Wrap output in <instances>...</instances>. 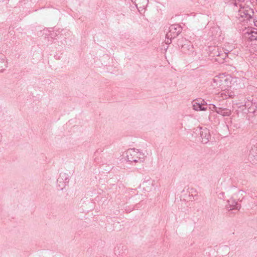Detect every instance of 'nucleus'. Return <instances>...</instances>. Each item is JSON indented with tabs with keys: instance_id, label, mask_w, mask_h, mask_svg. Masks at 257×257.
<instances>
[{
	"instance_id": "obj_1",
	"label": "nucleus",
	"mask_w": 257,
	"mask_h": 257,
	"mask_svg": "<svg viewBox=\"0 0 257 257\" xmlns=\"http://www.w3.org/2000/svg\"><path fill=\"white\" fill-rule=\"evenodd\" d=\"M233 79L230 75L225 74H220L214 78L213 85L221 90L220 94L223 99L232 96V92H230L229 89L231 87Z\"/></svg>"
},
{
	"instance_id": "obj_2",
	"label": "nucleus",
	"mask_w": 257,
	"mask_h": 257,
	"mask_svg": "<svg viewBox=\"0 0 257 257\" xmlns=\"http://www.w3.org/2000/svg\"><path fill=\"white\" fill-rule=\"evenodd\" d=\"M182 27L179 25H172L169 27V32L166 34L165 43L170 44L171 40L176 38L182 32Z\"/></svg>"
},
{
	"instance_id": "obj_3",
	"label": "nucleus",
	"mask_w": 257,
	"mask_h": 257,
	"mask_svg": "<svg viewBox=\"0 0 257 257\" xmlns=\"http://www.w3.org/2000/svg\"><path fill=\"white\" fill-rule=\"evenodd\" d=\"M239 9L238 10L239 18H243V20H248L250 19L253 16V10L248 6H243L239 5Z\"/></svg>"
},
{
	"instance_id": "obj_4",
	"label": "nucleus",
	"mask_w": 257,
	"mask_h": 257,
	"mask_svg": "<svg viewBox=\"0 0 257 257\" xmlns=\"http://www.w3.org/2000/svg\"><path fill=\"white\" fill-rule=\"evenodd\" d=\"M138 150L130 149L126 152V157L129 162L137 163Z\"/></svg>"
},
{
	"instance_id": "obj_5",
	"label": "nucleus",
	"mask_w": 257,
	"mask_h": 257,
	"mask_svg": "<svg viewBox=\"0 0 257 257\" xmlns=\"http://www.w3.org/2000/svg\"><path fill=\"white\" fill-rule=\"evenodd\" d=\"M226 208L229 210H239L240 208V205L237 203V202L234 199L231 198L227 201Z\"/></svg>"
},
{
	"instance_id": "obj_6",
	"label": "nucleus",
	"mask_w": 257,
	"mask_h": 257,
	"mask_svg": "<svg viewBox=\"0 0 257 257\" xmlns=\"http://www.w3.org/2000/svg\"><path fill=\"white\" fill-rule=\"evenodd\" d=\"M200 137L202 143H207L210 138V135L209 130L207 128H205L201 131L200 132Z\"/></svg>"
},
{
	"instance_id": "obj_7",
	"label": "nucleus",
	"mask_w": 257,
	"mask_h": 257,
	"mask_svg": "<svg viewBox=\"0 0 257 257\" xmlns=\"http://www.w3.org/2000/svg\"><path fill=\"white\" fill-rule=\"evenodd\" d=\"M136 6L139 11L144 10L148 4V0H134Z\"/></svg>"
},
{
	"instance_id": "obj_8",
	"label": "nucleus",
	"mask_w": 257,
	"mask_h": 257,
	"mask_svg": "<svg viewBox=\"0 0 257 257\" xmlns=\"http://www.w3.org/2000/svg\"><path fill=\"white\" fill-rule=\"evenodd\" d=\"M216 113L223 116H229L231 114V111L226 108L219 107L216 109Z\"/></svg>"
},
{
	"instance_id": "obj_9",
	"label": "nucleus",
	"mask_w": 257,
	"mask_h": 257,
	"mask_svg": "<svg viewBox=\"0 0 257 257\" xmlns=\"http://www.w3.org/2000/svg\"><path fill=\"white\" fill-rule=\"evenodd\" d=\"M204 104L197 102H194L193 104V108L196 111L206 110V107H204Z\"/></svg>"
},
{
	"instance_id": "obj_10",
	"label": "nucleus",
	"mask_w": 257,
	"mask_h": 257,
	"mask_svg": "<svg viewBox=\"0 0 257 257\" xmlns=\"http://www.w3.org/2000/svg\"><path fill=\"white\" fill-rule=\"evenodd\" d=\"M8 66L7 61L5 56L0 57V72H3Z\"/></svg>"
},
{
	"instance_id": "obj_11",
	"label": "nucleus",
	"mask_w": 257,
	"mask_h": 257,
	"mask_svg": "<svg viewBox=\"0 0 257 257\" xmlns=\"http://www.w3.org/2000/svg\"><path fill=\"white\" fill-rule=\"evenodd\" d=\"M137 155L138 158L137 160V163H143L147 158V155H146L145 153H143L139 151V150H138Z\"/></svg>"
},
{
	"instance_id": "obj_12",
	"label": "nucleus",
	"mask_w": 257,
	"mask_h": 257,
	"mask_svg": "<svg viewBox=\"0 0 257 257\" xmlns=\"http://www.w3.org/2000/svg\"><path fill=\"white\" fill-rule=\"evenodd\" d=\"M249 35V39L250 41L257 40V31H250L248 33Z\"/></svg>"
},
{
	"instance_id": "obj_13",
	"label": "nucleus",
	"mask_w": 257,
	"mask_h": 257,
	"mask_svg": "<svg viewBox=\"0 0 257 257\" xmlns=\"http://www.w3.org/2000/svg\"><path fill=\"white\" fill-rule=\"evenodd\" d=\"M209 105H210L209 108L211 110H214L216 112V109H218L219 108V107H217L214 104H210Z\"/></svg>"
},
{
	"instance_id": "obj_14",
	"label": "nucleus",
	"mask_w": 257,
	"mask_h": 257,
	"mask_svg": "<svg viewBox=\"0 0 257 257\" xmlns=\"http://www.w3.org/2000/svg\"><path fill=\"white\" fill-rule=\"evenodd\" d=\"M124 14H123L122 13H121V14L120 15V16H119L118 15H117V17H118V20H120L121 19V18H124Z\"/></svg>"
},
{
	"instance_id": "obj_15",
	"label": "nucleus",
	"mask_w": 257,
	"mask_h": 257,
	"mask_svg": "<svg viewBox=\"0 0 257 257\" xmlns=\"http://www.w3.org/2000/svg\"><path fill=\"white\" fill-rule=\"evenodd\" d=\"M196 192H197V190H196V189H194V188H192V189H191V193L192 194H193V193H196Z\"/></svg>"
},
{
	"instance_id": "obj_16",
	"label": "nucleus",
	"mask_w": 257,
	"mask_h": 257,
	"mask_svg": "<svg viewBox=\"0 0 257 257\" xmlns=\"http://www.w3.org/2000/svg\"><path fill=\"white\" fill-rule=\"evenodd\" d=\"M254 25L257 27V19L253 21Z\"/></svg>"
},
{
	"instance_id": "obj_17",
	"label": "nucleus",
	"mask_w": 257,
	"mask_h": 257,
	"mask_svg": "<svg viewBox=\"0 0 257 257\" xmlns=\"http://www.w3.org/2000/svg\"><path fill=\"white\" fill-rule=\"evenodd\" d=\"M115 9H119V6H117V5H115Z\"/></svg>"
},
{
	"instance_id": "obj_18",
	"label": "nucleus",
	"mask_w": 257,
	"mask_h": 257,
	"mask_svg": "<svg viewBox=\"0 0 257 257\" xmlns=\"http://www.w3.org/2000/svg\"><path fill=\"white\" fill-rule=\"evenodd\" d=\"M234 1H235L234 3V5L235 6H237V3H236V1H235V0H234Z\"/></svg>"
},
{
	"instance_id": "obj_19",
	"label": "nucleus",
	"mask_w": 257,
	"mask_h": 257,
	"mask_svg": "<svg viewBox=\"0 0 257 257\" xmlns=\"http://www.w3.org/2000/svg\"><path fill=\"white\" fill-rule=\"evenodd\" d=\"M117 1L119 2L120 1H121V0H117Z\"/></svg>"
}]
</instances>
